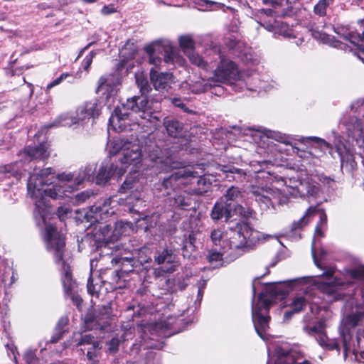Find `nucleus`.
<instances>
[{"instance_id": "obj_1", "label": "nucleus", "mask_w": 364, "mask_h": 364, "mask_svg": "<svg viewBox=\"0 0 364 364\" xmlns=\"http://www.w3.org/2000/svg\"><path fill=\"white\" fill-rule=\"evenodd\" d=\"M95 171L93 166L89 165L76 173L58 174L55 176L54 170L49 167L41 170L38 173L31 175L28 184V196L33 200L35 205L34 218L38 226L46 224L49 217L50 207L45 196L53 199L63 198L66 190L62 185L63 182L74 181L77 184L90 179Z\"/></svg>"}, {"instance_id": "obj_2", "label": "nucleus", "mask_w": 364, "mask_h": 364, "mask_svg": "<svg viewBox=\"0 0 364 364\" xmlns=\"http://www.w3.org/2000/svg\"><path fill=\"white\" fill-rule=\"evenodd\" d=\"M316 178L324 184H329L333 181L331 178L323 174L309 176L306 173L301 171L297 179L289 178L284 180L280 178L277 181L284 182L285 185L282 190L267 185H251L250 193L262 209L268 210L272 208L274 210L275 201L279 205L287 203L288 198L284 194L292 197L315 196L318 191Z\"/></svg>"}, {"instance_id": "obj_3", "label": "nucleus", "mask_w": 364, "mask_h": 364, "mask_svg": "<svg viewBox=\"0 0 364 364\" xmlns=\"http://www.w3.org/2000/svg\"><path fill=\"white\" fill-rule=\"evenodd\" d=\"M226 237L220 250H212L207 255L208 262L215 267L223 266L224 262L234 260L257 244L272 238L273 235L255 230L247 223H240L230 228L226 232Z\"/></svg>"}, {"instance_id": "obj_4", "label": "nucleus", "mask_w": 364, "mask_h": 364, "mask_svg": "<svg viewBox=\"0 0 364 364\" xmlns=\"http://www.w3.org/2000/svg\"><path fill=\"white\" fill-rule=\"evenodd\" d=\"M351 277L355 279L364 280V267H360L354 269L350 272ZM348 304L352 307L350 312L348 313L343 318L341 323V334L343 337V346L345 356L348 352H352L353 354L360 353L361 357H364V328H359L357 332V347L353 344L352 348L350 341L351 335L349 330L355 326H364V289L358 288L355 290L354 297L351 298Z\"/></svg>"}, {"instance_id": "obj_5", "label": "nucleus", "mask_w": 364, "mask_h": 364, "mask_svg": "<svg viewBox=\"0 0 364 364\" xmlns=\"http://www.w3.org/2000/svg\"><path fill=\"white\" fill-rule=\"evenodd\" d=\"M135 78L142 96H134L129 98L125 103L122 104V107L114 109L109 118V124L116 131L125 129L129 124L128 110L136 114L138 113L141 119L150 121L151 107L149 105V101L144 96L151 90L150 85L143 73H136Z\"/></svg>"}, {"instance_id": "obj_6", "label": "nucleus", "mask_w": 364, "mask_h": 364, "mask_svg": "<svg viewBox=\"0 0 364 364\" xmlns=\"http://www.w3.org/2000/svg\"><path fill=\"white\" fill-rule=\"evenodd\" d=\"M44 240L47 251L53 255L55 262H62L63 266V285L66 294H69L74 287V282L69 267L63 261L65 251V237L60 233L55 227L52 225H47L45 229Z\"/></svg>"}, {"instance_id": "obj_7", "label": "nucleus", "mask_w": 364, "mask_h": 364, "mask_svg": "<svg viewBox=\"0 0 364 364\" xmlns=\"http://www.w3.org/2000/svg\"><path fill=\"white\" fill-rule=\"evenodd\" d=\"M109 154L119 155L117 162L119 167H124L125 172L129 166L136 168L142 161V146L139 139H119L108 143Z\"/></svg>"}, {"instance_id": "obj_8", "label": "nucleus", "mask_w": 364, "mask_h": 364, "mask_svg": "<svg viewBox=\"0 0 364 364\" xmlns=\"http://www.w3.org/2000/svg\"><path fill=\"white\" fill-rule=\"evenodd\" d=\"M100 109L101 106L97 100L86 102L79 106L75 113H64L58 116L50 127H72L83 124L86 120L97 117Z\"/></svg>"}, {"instance_id": "obj_9", "label": "nucleus", "mask_w": 364, "mask_h": 364, "mask_svg": "<svg viewBox=\"0 0 364 364\" xmlns=\"http://www.w3.org/2000/svg\"><path fill=\"white\" fill-rule=\"evenodd\" d=\"M272 302V299L268 296L260 294L257 302L252 304V315L253 323L257 334L262 339H264V333L269 328L270 317L268 313Z\"/></svg>"}, {"instance_id": "obj_10", "label": "nucleus", "mask_w": 364, "mask_h": 364, "mask_svg": "<svg viewBox=\"0 0 364 364\" xmlns=\"http://www.w3.org/2000/svg\"><path fill=\"white\" fill-rule=\"evenodd\" d=\"M269 360L267 364H300V352L288 346H278L274 352L268 348Z\"/></svg>"}, {"instance_id": "obj_11", "label": "nucleus", "mask_w": 364, "mask_h": 364, "mask_svg": "<svg viewBox=\"0 0 364 364\" xmlns=\"http://www.w3.org/2000/svg\"><path fill=\"white\" fill-rule=\"evenodd\" d=\"M334 272L335 269L333 268H329L326 272H324L321 276L326 277V279L331 281L326 282L318 280L316 284L318 289H319L323 293L326 294L328 296L332 297V299L329 298V301L342 299L341 293L339 292V291L343 289L344 283L341 282V280L337 278L331 279V277L334 274Z\"/></svg>"}, {"instance_id": "obj_12", "label": "nucleus", "mask_w": 364, "mask_h": 364, "mask_svg": "<svg viewBox=\"0 0 364 364\" xmlns=\"http://www.w3.org/2000/svg\"><path fill=\"white\" fill-rule=\"evenodd\" d=\"M239 70L234 62L229 59L221 58L220 64L215 70L211 77L213 83H232V80L238 79Z\"/></svg>"}, {"instance_id": "obj_13", "label": "nucleus", "mask_w": 364, "mask_h": 364, "mask_svg": "<svg viewBox=\"0 0 364 364\" xmlns=\"http://www.w3.org/2000/svg\"><path fill=\"white\" fill-rule=\"evenodd\" d=\"M325 321L321 320L313 326L305 325L304 331L309 335L314 336L321 346H325L331 350L338 349V343L336 341L328 340L325 328Z\"/></svg>"}, {"instance_id": "obj_14", "label": "nucleus", "mask_w": 364, "mask_h": 364, "mask_svg": "<svg viewBox=\"0 0 364 364\" xmlns=\"http://www.w3.org/2000/svg\"><path fill=\"white\" fill-rule=\"evenodd\" d=\"M198 173L191 170V168L178 170L168 178L164 179L163 186L167 189L181 184L187 185L192 183V181L196 179H197L198 183H203L204 179L203 178H200L199 179H198Z\"/></svg>"}, {"instance_id": "obj_15", "label": "nucleus", "mask_w": 364, "mask_h": 364, "mask_svg": "<svg viewBox=\"0 0 364 364\" xmlns=\"http://www.w3.org/2000/svg\"><path fill=\"white\" fill-rule=\"evenodd\" d=\"M125 173L124 167H119L117 162H103L96 176V183L105 185L112 178H119Z\"/></svg>"}, {"instance_id": "obj_16", "label": "nucleus", "mask_w": 364, "mask_h": 364, "mask_svg": "<svg viewBox=\"0 0 364 364\" xmlns=\"http://www.w3.org/2000/svg\"><path fill=\"white\" fill-rule=\"evenodd\" d=\"M119 85L120 80L118 75L110 74L103 76L99 80L97 92L109 100L117 94Z\"/></svg>"}, {"instance_id": "obj_17", "label": "nucleus", "mask_w": 364, "mask_h": 364, "mask_svg": "<svg viewBox=\"0 0 364 364\" xmlns=\"http://www.w3.org/2000/svg\"><path fill=\"white\" fill-rule=\"evenodd\" d=\"M49 155L48 144L46 142H42L38 146H28L21 151L18 154L21 161L24 162H29L33 160H44L48 158Z\"/></svg>"}, {"instance_id": "obj_18", "label": "nucleus", "mask_w": 364, "mask_h": 364, "mask_svg": "<svg viewBox=\"0 0 364 364\" xmlns=\"http://www.w3.org/2000/svg\"><path fill=\"white\" fill-rule=\"evenodd\" d=\"M154 261L160 265V269L164 273H171L176 270L178 266L177 257L171 250L165 249L157 253Z\"/></svg>"}, {"instance_id": "obj_19", "label": "nucleus", "mask_w": 364, "mask_h": 364, "mask_svg": "<svg viewBox=\"0 0 364 364\" xmlns=\"http://www.w3.org/2000/svg\"><path fill=\"white\" fill-rule=\"evenodd\" d=\"M150 80L156 90H168L173 81V76L171 73H158L154 68L150 70Z\"/></svg>"}, {"instance_id": "obj_20", "label": "nucleus", "mask_w": 364, "mask_h": 364, "mask_svg": "<svg viewBox=\"0 0 364 364\" xmlns=\"http://www.w3.org/2000/svg\"><path fill=\"white\" fill-rule=\"evenodd\" d=\"M316 304V302L315 301H311V295L309 294H305L304 296H296L292 300L290 304L291 310L284 313V319L285 321L290 319L293 314L302 311L304 307L307 304L310 305L311 311H313L314 305Z\"/></svg>"}, {"instance_id": "obj_21", "label": "nucleus", "mask_w": 364, "mask_h": 364, "mask_svg": "<svg viewBox=\"0 0 364 364\" xmlns=\"http://www.w3.org/2000/svg\"><path fill=\"white\" fill-rule=\"evenodd\" d=\"M117 203L116 197H110L105 200L102 206H92L90 209V213H87V216L93 218L95 220L105 219L107 215L114 213L113 207L110 208V206Z\"/></svg>"}, {"instance_id": "obj_22", "label": "nucleus", "mask_w": 364, "mask_h": 364, "mask_svg": "<svg viewBox=\"0 0 364 364\" xmlns=\"http://www.w3.org/2000/svg\"><path fill=\"white\" fill-rule=\"evenodd\" d=\"M163 47L164 62L166 64L183 65L184 59L180 55L178 50L169 41H160Z\"/></svg>"}, {"instance_id": "obj_23", "label": "nucleus", "mask_w": 364, "mask_h": 364, "mask_svg": "<svg viewBox=\"0 0 364 364\" xmlns=\"http://www.w3.org/2000/svg\"><path fill=\"white\" fill-rule=\"evenodd\" d=\"M144 50L148 56V62L156 68L159 67L164 61L161 55L163 53V47L160 41H156L144 46Z\"/></svg>"}, {"instance_id": "obj_24", "label": "nucleus", "mask_w": 364, "mask_h": 364, "mask_svg": "<svg viewBox=\"0 0 364 364\" xmlns=\"http://www.w3.org/2000/svg\"><path fill=\"white\" fill-rule=\"evenodd\" d=\"M144 50L148 56V62L156 68L159 67L164 61L161 55L163 53V47L160 41H156L144 46Z\"/></svg>"}, {"instance_id": "obj_25", "label": "nucleus", "mask_w": 364, "mask_h": 364, "mask_svg": "<svg viewBox=\"0 0 364 364\" xmlns=\"http://www.w3.org/2000/svg\"><path fill=\"white\" fill-rule=\"evenodd\" d=\"M74 336L80 337V338H76V341H77L76 343L77 346L85 345L89 346V348L87 349V356L90 360L94 359L97 356L96 351L101 348L99 342L90 334H86L84 336L80 334H75Z\"/></svg>"}, {"instance_id": "obj_26", "label": "nucleus", "mask_w": 364, "mask_h": 364, "mask_svg": "<svg viewBox=\"0 0 364 364\" xmlns=\"http://www.w3.org/2000/svg\"><path fill=\"white\" fill-rule=\"evenodd\" d=\"M309 278L303 277L300 279H296L294 280L287 281L284 283H276L274 285H271L268 288V291H269L270 294L274 296H285L289 293V289L292 288L293 286L299 282H306Z\"/></svg>"}, {"instance_id": "obj_27", "label": "nucleus", "mask_w": 364, "mask_h": 364, "mask_svg": "<svg viewBox=\"0 0 364 364\" xmlns=\"http://www.w3.org/2000/svg\"><path fill=\"white\" fill-rule=\"evenodd\" d=\"M186 86H188V89L192 93L200 94L208 91L212 87L217 86V84L213 83V80L211 77L207 80L199 78L198 80L192 82L191 84L186 83Z\"/></svg>"}, {"instance_id": "obj_28", "label": "nucleus", "mask_w": 364, "mask_h": 364, "mask_svg": "<svg viewBox=\"0 0 364 364\" xmlns=\"http://www.w3.org/2000/svg\"><path fill=\"white\" fill-rule=\"evenodd\" d=\"M132 229V224L128 222H116L114 229L111 234V240L117 241L122 236L128 235Z\"/></svg>"}, {"instance_id": "obj_29", "label": "nucleus", "mask_w": 364, "mask_h": 364, "mask_svg": "<svg viewBox=\"0 0 364 364\" xmlns=\"http://www.w3.org/2000/svg\"><path fill=\"white\" fill-rule=\"evenodd\" d=\"M228 206L230 204L224 205L221 202H217L210 213V218L213 220H219L223 217H225L226 219L230 217V212L228 209Z\"/></svg>"}, {"instance_id": "obj_30", "label": "nucleus", "mask_w": 364, "mask_h": 364, "mask_svg": "<svg viewBox=\"0 0 364 364\" xmlns=\"http://www.w3.org/2000/svg\"><path fill=\"white\" fill-rule=\"evenodd\" d=\"M137 48L134 43H127L121 50V55L124 58L123 64L125 65L129 60L133 59L137 53Z\"/></svg>"}, {"instance_id": "obj_31", "label": "nucleus", "mask_w": 364, "mask_h": 364, "mask_svg": "<svg viewBox=\"0 0 364 364\" xmlns=\"http://www.w3.org/2000/svg\"><path fill=\"white\" fill-rule=\"evenodd\" d=\"M164 124L170 136L173 137L179 136L182 129V126L179 122L175 119H166Z\"/></svg>"}, {"instance_id": "obj_32", "label": "nucleus", "mask_w": 364, "mask_h": 364, "mask_svg": "<svg viewBox=\"0 0 364 364\" xmlns=\"http://www.w3.org/2000/svg\"><path fill=\"white\" fill-rule=\"evenodd\" d=\"M139 176V173L135 169L134 170L133 173L130 172L127 176L124 182L122 184L119 188V191L121 193H124L127 190L132 188L134 186Z\"/></svg>"}, {"instance_id": "obj_33", "label": "nucleus", "mask_w": 364, "mask_h": 364, "mask_svg": "<svg viewBox=\"0 0 364 364\" xmlns=\"http://www.w3.org/2000/svg\"><path fill=\"white\" fill-rule=\"evenodd\" d=\"M259 131L264 134L268 138L274 139L277 141L282 142L286 144L290 143L288 137L279 132L272 131L264 128L260 129Z\"/></svg>"}, {"instance_id": "obj_34", "label": "nucleus", "mask_w": 364, "mask_h": 364, "mask_svg": "<svg viewBox=\"0 0 364 364\" xmlns=\"http://www.w3.org/2000/svg\"><path fill=\"white\" fill-rule=\"evenodd\" d=\"M178 43L184 53L191 52L194 48L195 42L190 35H183L178 37Z\"/></svg>"}, {"instance_id": "obj_35", "label": "nucleus", "mask_w": 364, "mask_h": 364, "mask_svg": "<svg viewBox=\"0 0 364 364\" xmlns=\"http://www.w3.org/2000/svg\"><path fill=\"white\" fill-rule=\"evenodd\" d=\"M175 203L180 208L186 209L191 205L192 198L186 191L176 196L174 198Z\"/></svg>"}, {"instance_id": "obj_36", "label": "nucleus", "mask_w": 364, "mask_h": 364, "mask_svg": "<svg viewBox=\"0 0 364 364\" xmlns=\"http://www.w3.org/2000/svg\"><path fill=\"white\" fill-rule=\"evenodd\" d=\"M1 174H9L18 178L21 176V173L18 168V163L0 166V175Z\"/></svg>"}, {"instance_id": "obj_37", "label": "nucleus", "mask_w": 364, "mask_h": 364, "mask_svg": "<svg viewBox=\"0 0 364 364\" xmlns=\"http://www.w3.org/2000/svg\"><path fill=\"white\" fill-rule=\"evenodd\" d=\"M189 60L194 65L204 69H208V61L204 60L203 58L198 53L191 51L187 54Z\"/></svg>"}, {"instance_id": "obj_38", "label": "nucleus", "mask_w": 364, "mask_h": 364, "mask_svg": "<svg viewBox=\"0 0 364 364\" xmlns=\"http://www.w3.org/2000/svg\"><path fill=\"white\" fill-rule=\"evenodd\" d=\"M331 3L332 0H319L314 6V13L320 16H325L326 14V9Z\"/></svg>"}, {"instance_id": "obj_39", "label": "nucleus", "mask_w": 364, "mask_h": 364, "mask_svg": "<svg viewBox=\"0 0 364 364\" xmlns=\"http://www.w3.org/2000/svg\"><path fill=\"white\" fill-rule=\"evenodd\" d=\"M210 237L214 245H220V247L223 245V241L225 240L227 238L226 235H224L223 231L220 229H214L212 230Z\"/></svg>"}, {"instance_id": "obj_40", "label": "nucleus", "mask_w": 364, "mask_h": 364, "mask_svg": "<svg viewBox=\"0 0 364 364\" xmlns=\"http://www.w3.org/2000/svg\"><path fill=\"white\" fill-rule=\"evenodd\" d=\"M112 227L109 225H101L99 227V231L102 234V237H99L98 240H102L105 243L114 242L111 240V231Z\"/></svg>"}, {"instance_id": "obj_41", "label": "nucleus", "mask_w": 364, "mask_h": 364, "mask_svg": "<svg viewBox=\"0 0 364 364\" xmlns=\"http://www.w3.org/2000/svg\"><path fill=\"white\" fill-rule=\"evenodd\" d=\"M316 209L315 207H310L305 215L301 218L299 221L297 222H294L293 223V227L294 228L296 229V228H301L303 225H305L306 224H307L309 223V217L313 214L315 213Z\"/></svg>"}, {"instance_id": "obj_42", "label": "nucleus", "mask_w": 364, "mask_h": 364, "mask_svg": "<svg viewBox=\"0 0 364 364\" xmlns=\"http://www.w3.org/2000/svg\"><path fill=\"white\" fill-rule=\"evenodd\" d=\"M225 197L226 198L227 202L236 201L241 197V191L238 188L231 186L227 190Z\"/></svg>"}, {"instance_id": "obj_43", "label": "nucleus", "mask_w": 364, "mask_h": 364, "mask_svg": "<svg viewBox=\"0 0 364 364\" xmlns=\"http://www.w3.org/2000/svg\"><path fill=\"white\" fill-rule=\"evenodd\" d=\"M161 165L157 166L163 171H168L171 168H178L180 163L173 161L171 158H167L164 161H160Z\"/></svg>"}, {"instance_id": "obj_44", "label": "nucleus", "mask_w": 364, "mask_h": 364, "mask_svg": "<svg viewBox=\"0 0 364 364\" xmlns=\"http://www.w3.org/2000/svg\"><path fill=\"white\" fill-rule=\"evenodd\" d=\"M92 195L93 193L89 190H86L80 193H77L75 196V203L77 205L81 203H84Z\"/></svg>"}, {"instance_id": "obj_45", "label": "nucleus", "mask_w": 364, "mask_h": 364, "mask_svg": "<svg viewBox=\"0 0 364 364\" xmlns=\"http://www.w3.org/2000/svg\"><path fill=\"white\" fill-rule=\"evenodd\" d=\"M68 76H70V74L68 73H62L58 78L47 85L46 90H50L53 87L58 85Z\"/></svg>"}, {"instance_id": "obj_46", "label": "nucleus", "mask_w": 364, "mask_h": 364, "mask_svg": "<svg viewBox=\"0 0 364 364\" xmlns=\"http://www.w3.org/2000/svg\"><path fill=\"white\" fill-rule=\"evenodd\" d=\"M235 211L245 218L250 217L252 214V210L250 208H244L240 205L235 207Z\"/></svg>"}, {"instance_id": "obj_47", "label": "nucleus", "mask_w": 364, "mask_h": 364, "mask_svg": "<svg viewBox=\"0 0 364 364\" xmlns=\"http://www.w3.org/2000/svg\"><path fill=\"white\" fill-rule=\"evenodd\" d=\"M112 277L109 282L114 287V288H121L122 284H120L119 272L118 271H112Z\"/></svg>"}, {"instance_id": "obj_48", "label": "nucleus", "mask_w": 364, "mask_h": 364, "mask_svg": "<svg viewBox=\"0 0 364 364\" xmlns=\"http://www.w3.org/2000/svg\"><path fill=\"white\" fill-rule=\"evenodd\" d=\"M120 343V340L117 338H113L112 340L109 342V351L111 353H115L118 350L119 346Z\"/></svg>"}, {"instance_id": "obj_49", "label": "nucleus", "mask_w": 364, "mask_h": 364, "mask_svg": "<svg viewBox=\"0 0 364 364\" xmlns=\"http://www.w3.org/2000/svg\"><path fill=\"white\" fill-rule=\"evenodd\" d=\"M95 55V53L94 51H91L84 59L83 60V68L85 70H87L92 64V59Z\"/></svg>"}, {"instance_id": "obj_50", "label": "nucleus", "mask_w": 364, "mask_h": 364, "mask_svg": "<svg viewBox=\"0 0 364 364\" xmlns=\"http://www.w3.org/2000/svg\"><path fill=\"white\" fill-rule=\"evenodd\" d=\"M171 102L176 106L178 107L186 112H190L191 111L186 107V105L182 102V100L179 98L174 97L171 99Z\"/></svg>"}, {"instance_id": "obj_51", "label": "nucleus", "mask_w": 364, "mask_h": 364, "mask_svg": "<svg viewBox=\"0 0 364 364\" xmlns=\"http://www.w3.org/2000/svg\"><path fill=\"white\" fill-rule=\"evenodd\" d=\"M25 360L28 364H37L38 360L32 352H28L25 355Z\"/></svg>"}, {"instance_id": "obj_52", "label": "nucleus", "mask_w": 364, "mask_h": 364, "mask_svg": "<svg viewBox=\"0 0 364 364\" xmlns=\"http://www.w3.org/2000/svg\"><path fill=\"white\" fill-rule=\"evenodd\" d=\"M104 15H109L116 12V9L112 5L105 6L101 11Z\"/></svg>"}, {"instance_id": "obj_53", "label": "nucleus", "mask_w": 364, "mask_h": 364, "mask_svg": "<svg viewBox=\"0 0 364 364\" xmlns=\"http://www.w3.org/2000/svg\"><path fill=\"white\" fill-rule=\"evenodd\" d=\"M71 299L76 306L80 309L82 302V299L77 294H71Z\"/></svg>"}, {"instance_id": "obj_54", "label": "nucleus", "mask_w": 364, "mask_h": 364, "mask_svg": "<svg viewBox=\"0 0 364 364\" xmlns=\"http://www.w3.org/2000/svg\"><path fill=\"white\" fill-rule=\"evenodd\" d=\"M308 140H311L318 143L321 146L328 147V144L323 139H319L318 137H309Z\"/></svg>"}, {"instance_id": "obj_55", "label": "nucleus", "mask_w": 364, "mask_h": 364, "mask_svg": "<svg viewBox=\"0 0 364 364\" xmlns=\"http://www.w3.org/2000/svg\"><path fill=\"white\" fill-rule=\"evenodd\" d=\"M315 240H313V242H312V247H311V252H312V256H313V259H314V263L320 269H322V267L320 266V264L318 262V260L316 256V253H315Z\"/></svg>"}, {"instance_id": "obj_56", "label": "nucleus", "mask_w": 364, "mask_h": 364, "mask_svg": "<svg viewBox=\"0 0 364 364\" xmlns=\"http://www.w3.org/2000/svg\"><path fill=\"white\" fill-rule=\"evenodd\" d=\"M220 171L223 173H234L237 171V169L235 167H229L226 166H223L220 168Z\"/></svg>"}, {"instance_id": "obj_57", "label": "nucleus", "mask_w": 364, "mask_h": 364, "mask_svg": "<svg viewBox=\"0 0 364 364\" xmlns=\"http://www.w3.org/2000/svg\"><path fill=\"white\" fill-rule=\"evenodd\" d=\"M87 290L88 292L91 294H92L95 292V287L93 285V281L91 277H89L87 281Z\"/></svg>"}, {"instance_id": "obj_58", "label": "nucleus", "mask_w": 364, "mask_h": 364, "mask_svg": "<svg viewBox=\"0 0 364 364\" xmlns=\"http://www.w3.org/2000/svg\"><path fill=\"white\" fill-rule=\"evenodd\" d=\"M239 42H237L235 39L232 38H230L229 41L227 43V46L231 49L236 48L237 46H239Z\"/></svg>"}, {"instance_id": "obj_59", "label": "nucleus", "mask_w": 364, "mask_h": 364, "mask_svg": "<svg viewBox=\"0 0 364 364\" xmlns=\"http://www.w3.org/2000/svg\"><path fill=\"white\" fill-rule=\"evenodd\" d=\"M68 212H69V210L66 208L60 207L58 209V213L60 218L63 217L64 215L67 214Z\"/></svg>"}, {"instance_id": "obj_60", "label": "nucleus", "mask_w": 364, "mask_h": 364, "mask_svg": "<svg viewBox=\"0 0 364 364\" xmlns=\"http://www.w3.org/2000/svg\"><path fill=\"white\" fill-rule=\"evenodd\" d=\"M68 318H62L60 321H59V323H58V325L59 326H65L67 325L68 323Z\"/></svg>"}, {"instance_id": "obj_61", "label": "nucleus", "mask_w": 364, "mask_h": 364, "mask_svg": "<svg viewBox=\"0 0 364 364\" xmlns=\"http://www.w3.org/2000/svg\"><path fill=\"white\" fill-rule=\"evenodd\" d=\"M327 220V217H326V215L325 213H321V215H320V223L322 224V223H325Z\"/></svg>"}, {"instance_id": "obj_62", "label": "nucleus", "mask_w": 364, "mask_h": 364, "mask_svg": "<svg viewBox=\"0 0 364 364\" xmlns=\"http://www.w3.org/2000/svg\"><path fill=\"white\" fill-rule=\"evenodd\" d=\"M315 235H318V236H320V237H322L323 236V232L320 228V227L318 225L316 226V229H315Z\"/></svg>"}, {"instance_id": "obj_63", "label": "nucleus", "mask_w": 364, "mask_h": 364, "mask_svg": "<svg viewBox=\"0 0 364 364\" xmlns=\"http://www.w3.org/2000/svg\"><path fill=\"white\" fill-rule=\"evenodd\" d=\"M205 3L207 5L210 6H213V5H216L218 7H220V6H221V4H218V3H216V2L210 1H205Z\"/></svg>"}, {"instance_id": "obj_64", "label": "nucleus", "mask_w": 364, "mask_h": 364, "mask_svg": "<svg viewBox=\"0 0 364 364\" xmlns=\"http://www.w3.org/2000/svg\"><path fill=\"white\" fill-rule=\"evenodd\" d=\"M207 191V189H203V190H200V189H194L193 190V192L196 194V195H200L202 194L204 192H206Z\"/></svg>"}]
</instances>
